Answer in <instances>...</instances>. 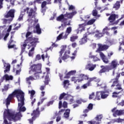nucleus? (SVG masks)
<instances>
[{"mask_svg": "<svg viewBox=\"0 0 124 124\" xmlns=\"http://www.w3.org/2000/svg\"><path fill=\"white\" fill-rule=\"evenodd\" d=\"M14 96H16L18 100V108L19 110V112L15 113V112L12 111L10 109H5L4 112V122L3 124H11V123H9L8 121H7V119L9 122L12 121L15 122L16 120H19V118L22 117V114H21L20 112H25L26 110V108L23 107V105H25V103L24 102V101L25 100L24 93L20 90H15L13 93L10 94L7 98L4 101L3 103H5L7 106V107H8V105L10 104L11 99H12Z\"/></svg>", "mask_w": 124, "mask_h": 124, "instance_id": "1", "label": "nucleus"}, {"mask_svg": "<svg viewBox=\"0 0 124 124\" xmlns=\"http://www.w3.org/2000/svg\"><path fill=\"white\" fill-rule=\"evenodd\" d=\"M36 7L35 6L34 11L32 9H30L29 8H26L22 10L17 21H23V17L25 13L27 11L29 16V19L27 20V22L29 23V26L31 28L34 27V25H35L37 22V20L35 19V11H36Z\"/></svg>", "mask_w": 124, "mask_h": 124, "instance_id": "2", "label": "nucleus"}, {"mask_svg": "<svg viewBox=\"0 0 124 124\" xmlns=\"http://www.w3.org/2000/svg\"><path fill=\"white\" fill-rule=\"evenodd\" d=\"M32 32H28L26 34L27 38L24 42L21 44V53L25 52V49L27 48L30 46H32L34 43L37 42V39L32 38Z\"/></svg>", "mask_w": 124, "mask_h": 124, "instance_id": "3", "label": "nucleus"}, {"mask_svg": "<svg viewBox=\"0 0 124 124\" xmlns=\"http://www.w3.org/2000/svg\"><path fill=\"white\" fill-rule=\"evenodd\" d=\"M76 13H77V12L75 11L71 13H67L64 15H61L57 17V20L59 22L64 23L63 24H62V27H63V26H70V21H67V18L71 19V18H72Z\"/></svg>", "mask_w": 124, "mask_h": 124, "instance_id": "4", "label": "nucleus"}, {"mask_svg": "<svg viewBox=\"0 0 124 124\" xmlns=\"http://www.w3.org/2000/svg\"><path fill=\"white\" fill-rule=\"evenodd\" d=\"M120 75H118L115 79H112L110 81V83H113L112 85H111V87H116L115 88V90H116V91H118L112 93V97L113 98L118 97L119 96V93H121V91H123V90H122L121 85H119V81H118V79Z\"/></svg>", "mask_w": 124, "mask_h": 124, "instance_id": "5", "label": "nucleus"}, {"mask_svg": "<svg viewBox=\"0 0 124 124\" xmlns=\"http://www.w3.org/2000/svg\"><path fill=\"white\" fill-rule=\"evenodd\" d=\"M30 70L29 73L30 74H32V72H33L35 76H39V74L40 73V70H41V64H34L31 66Z\"/></svg>", "mask_w": 124, "mask_h": 124, "instance_id": "6", "label": "nucleus"}, {"mask_svg": "<svg viewBox=\"0 0 124 124\" xmlns=\"http://www.w3.org/2000/svg\"><path fill=\"white\" fill-rule=\"evenodd\" d=\"M109 95V93L107 91H99L96 93V99L97 100H100L101 98L102 99H105L107 98Z\"/></svg>", "mask_w": 124, "mask_h": 124, "instance_id": "7", "label": "nucleus"}, {"mask_svg": "<svg viewBox=\"0 0 124 124\" xmlns=\"http://www.w3.org/2000/svg\"><path fill=\"white\" fill-rule=\"evenodd\" d=\"M15 12V10H11L9 11L7 15L5 16V18H9L11 17V18L9 19H3V24H10V22L13 20L12 18L14 17V13Z\"/></svg>", "mask_w": 124, "mask_h": 124, "instance_id": "8", "label": "nucleus"}, {"mask_svg": "<svg viewBox=\"0 0 124 124\" xmlns=\"http://www.w3.org/2000/svg\"><path fill=\"white\" fill-rule=\"evenodd\" d=\"M84 79H88V77L84 74H80L78 77H72L71 78V81H72V82H74L75 83H77V82L78 83H80L82 82V81H84Z\"/></svg>", "mask_w": 124, "mask_h": 124, "instance_id": "9", "label": "nucleus"}, {"mask_svg": "<svg viewBox=\"0 0 124 124\" xmlns=\"http://www.w3.org/2000/svg\"><path fill=\"white\" fill-rule=\"evenodd\" d=\"M63 98L65 100H70L71 102H73V96H71V95H69L64 93L61 94L60 96L59 97L60 100H62V99Z\"/></svg>", "mask_w": 124, "mask_h": 124, "instance_id": "10", "label": "nucleus"}, {"mask_svg": "<svg viewBox=\"0 0 124 124\" xmlns=\"http://www.w3.org/2000/svg\"><path fill=\"white\" fill-rule=\"evenodd\" d=\"M111 112L113 113V117H117V116H122L124 114V109L117 110V108H114L111 110Z\"/></svg>", "mask_w": 124, "mask_h": 124, "instance_id": "11", "label": "nucleus"}, {"mask_svg": "<svg viewBox=\"0 0 124 124\" xmlns=\"http://www.w3.org/2000/svg\"><path fill=\"white\" fill-rule=\"evenodd\" d=\"M39 108H38L36 110H34L33 113L31 114V116H33L32 119H29V121L30 124H32V121L35 120V118L39 116Z\"/></svg>", "mask_w": 124, "mask_h": 124, "instance_id": "12", "label": "nucleus"}, {"mask_svg": "<svg viewBox=\"0 0 124 124\" xmlns=\"http://www.w3.org/2000/svg\"><path fill=\"white\" fill-rule=\"evenodd\" d=\"M119 62H118V60H114L111 62L110 63V65L109 66V69H114L115 68H116L117 66H119Z\"/></svg>", "mask_w": 124, "mask_h": 124, "instance_id": "13", "label": "nucleus"}, {"mask_svg": "<svg viewBox=\"0 0 124 124\" xmlns=\"http://www.w3.org/2000/svg\"><path fill=\"white\" fill-rule=\"evenodd\" d=\"M95 67H96V65L89 63L86 65L85 69L89 70V71H93L94 70Z\"/></svg>", "mask_w": 124, "mask_h": 124, "instance_id": "14", "label": "nucleus"}, {"mask_svg": "<svg viewBox=\"0 0 124 124\" xmlns=\"http://www.w3.org/2000/svg\"><path fill=\"white\" fill-rule=\"evenodd\" d=\"M98 49L96 50V52H98L99 51H104V50H107L109 48V46L107 45H102L100 44H98Z\"/></svg>", "mask_w": 124, "mask_h": 124, "instance_id": "15", "label": "nucleus"}, {"mask_svg": "<svg viewBox=\"0 0 124 124\" xmlns=\"http://www.w3.org/2000/svg\"><path fill=\"white\" fill-rule=\"evenodd\" d=\"M37 79H39V76L37 75H34V77L32 76H30L27 78H26V82L29 85H31V81H33V80H37Z\"/></svg>", "mask_w": 124, "mask_h": 124, "instance_id": "16", "label": "nucleus"}, {"mask_svg": "<svg viewBox=\"0 0 124 124\" xmlns=\"http://www.w3.org/2000/svg\"><path fill=\"white\" fill-rule=\"evenodd\" d=\"M35 43L32 45L30 46V47H28V50L29 49H31L30 50L29 52L28 53V55L29 57H33V51H34V47H35Z\"/></svg>", "mask_w": 124, "mask_h": 124, "instance_id": "17", "label": "nucleus"}, {"mask_svg": "<svg viewBox=\"0 0 124 124\" xmlns=\"http://www.w3.org/2000/svg\"><path fill=\"white\" fill-rule=\"evenodd\" d=\"M100 57H101V58L102 59L103 62L104 63H109V60H108V58L105 56V55L103 54L102 52H100L99 53Z\"/></svg>", "mask_w": 124, "mask_h": 124, "instance_id": "18", "label": "nucleus"}, {"mask_svg": "<svg viewBox=\"0 0 124 124\" xmlns=\"http://www.w3.org/2000/svg\"><path fill=\"white\" fill-rule=\"evenodd\" d=\"M124 0H121L120 1H117L113 5V8H114L115 10H119L121 7V4L123 3Z\"/></svg>", "mask_w": 124, "mask_h": 124, "instance_id": "19", "label": "nucleus"}, {"mask_svg": "<svg viewBox=\"0 0 124 124\" xmlns=\"http://www.w3.org/2000/svg\"><path fill=\"white\" fill-rule=\"evenodd\" d=\"M68 35V34H67V33L64 34V33L62 32L57 37V40H61V39H66Z\"/></svg>", "mask_w": 124, "mask_h": 124, "instance_id": "20", "label": "nucleus"}, {"mask_svg": "<svg viewBox=\"0 0 124 124\" xmlns=\"http://www.w3.org/2000/svg\"><path fill=\"white\" fill-rule=\"evenodd\" d=\"M101 68L103 67V68L99 72V74H101V73H104V72H106V71H109V70H111L110 69L109 66H101Z\"/></svg>", "mask_w": 124, "mask_h": 124, "instance_id": "21", "label": "nucleus"}, {"mask_svg": "<svg viewBox=\"0 0 124 124\" xmlns=\"http://www.w3.org/2000/svg\"><path fill=\"white\" fill-rule=\"evenodd\" d=\"M46 4H47V2L46 1H44L42 3V9L41 10V12L42 13H43V15H44V13L45 11H46V9H47V8L46 7Z\"/></svg>", "mask_w": 124, "mask_h": 124, "instance_id": "22", "label": "nucleus"}, {"mask_svg": "<svg viewBox=\"0 0 124 124\" xmlns=\"http://www.w3.org/2000/svg\"><path fill=\"white\" fill-rule=\"evenodd\" d=\"M75 73H76V70L71 71L66 74V76L64 77V78L68 79L69 78H70V76L74 75Z\"/></svg>", "mask_w": 124, "mask_h": 124, "instance_id": "23", "label": "nucleus"}, {"mask_svg": "<svg viewBox=\"0 0 124 124\" xmlns=\"http://www.w3.org/2000/svg\"><path fill=\"white\" fill-rule=\"evenodd\" d=\"M13 79V76H9L7 74L5 75L2 77V80H6V81H9V80H12Z\"/></svg>", "mask_w": 124, "mask_h": 124, "instance_id": "24", "label": "nucleus"}, {"mask_svg": "<svg viewBox=\"0 0 124 124\" xmlns=\"http://www.w3.org/2000/svg\"><path fill=\"white\" fill-rule=\"evenodd\" d=\"M96 32L97 33L95 35V37H96L97 39H99L100 37H102V36L104 35V33L100 32L99 31H96Z\"/></svg>", "mask_w": 124, "mask_h": 124, "instance_id": "25", "label": "nucleus"}, {"mask_svg": "<svg viewBox=\"0 0 124 124\" xmlns=\"http://www.w3.org/2000/svg\"><path fill=\"white\" fill-rule=\"evenodd\" d=\"M87 43V35H84L83 37L79 41V45H83Z\"/></svg>", "mask_w": 124, "mask_h": 124, "instance_id": "26", "label": "nucleus"}, {"mask_svg": "<svg viewBox=\"0 0 124 124\" xmlns=\"http://www.w3.org/2000/svg\"><path fill=\"white\" fill-rule=\"evenodd\" d=\"M36 31L34 30V32H36L38 34L41 33V29H40V26L39 24H37L35 26Z\"/></svg>", "mask_w": 124, "mask_h": 124, "instance_id": "27", "label": "nucleus"}, {"mask_svg": "<svg viewBox=\"0 0 124 124\" xmlns=\"http://www.w3.org/2000/svg\"><path fill=\"white\" fill-rule=\"evenodd\" d=\"M118 16H116L115 14L111 15L110 17L108 18V21L110 23H113L115 20H116V17H117Z\"/></svg>", "mask_w": 124, "mask_h": 124, "instance_id": "28", "label": "nucleus"}, {"mask_svg": "<svg viewBox=\"0 0 124 124\" xmlns=\"http://www.w3.org/2000/svg\"><path fill=\"white\" fill-rule=\"evenodd\" d=\"M69 114H70V109H66L65 112L64 113V118L65 119H68V118H69Z\"/></svg>", "mask_w": 124, "mask_h": 124, "instance_id": "29", "label": "nucleus"}, {"mask_svg": "<svg viewBox=\"0 0 124 124\" xmlns=\"http://www.w3.org/2000/svg\"><path fill=\"white\" fill-rule=\"evenodd\" d=\"M4 66L6 67V69L4 70V73L8 72L10 70V64L6 63H4Z\"/></svg>", "mask_w": 124, "mask_h": 124, "instance_id": "30", "label": "nucleus"}, {"mask_svg": "<svg viewBox=\"0 0 124 124\" xmlns=\"http://www.w3.org/2000/svg\"><path fill=\"white\" fill-rule=\"evenodd\" d=\"M79 27L78 29V31H84L85 30V26H86V24L85 23L82 24H79Z\"/></svg>", "mask_w": 124, "mask_h": 124, "instance_id": "31", "label": "nucleus"}, {"mask_svg": "<svg viewBox=\"0 0 124 124\" xmlns=\"http://www.w3.org/2000/svg\"><path fill=\"white\" fill-rule=\"evenodd\" d=\"M111 30L110 28H108V27H106L103 30V33H106L107 35H109V32H108V31H110Z\"/></svg>", "mask_w": 124, "mask_h": 124, "instance_id": "32", "label": "nucleus"}, {"mask_svg": "<svg viewBox=\"0 0 124 124\" xmlns=\"http://www.w3.org/2000/svg\"><path fill=\"white\" fill-rule=\"evenodd\" d=\"M63 85V87L65 89H66V88H68V86L70 85V84H69V80H64Z\"/></svg>", "mask_w": 124, "mask_h": 124, "instance_id": "33", "label": "nucleus"}, {"mask_svg": "<svg viewBox=\"0 0 124 124\" xmlns=\"http://www.w3.org/2000/svg\"><path fill=\"white\" fill-rule=\"evenodd\" d=\"M7 27L6 26H3L0 27V39L1 38V35L0 33H1V31H6V29Z\"/></svg>", "mask_w": 124, "mask_h": 124, "instance_id": "34", "label": "nucleus"}, {"mask_svg": "<svg viewBox=\"0 0 124 124\" xmlns=\"http://www.w3.org/2000/svg\"><path fill=\"white\" fill-rule=\"evenodd\" d=\"M93 109V104H90L88 107V109H86L83 111L84 113H88L89 111Z\"/></svg>", "mask_w": 124, "mask_h": 124, "instance_id": "35", "label": "nucleus"}, {"mask_svg": "<svg viewBox=\"0 0 124 124\" xmlns=\"http://www.w3.org/2000/svg\"><path fill=\"white\" fill-rule=\"evenodd\" d=\"M66 49V46H63L62 48H61V51L59 52L60 57H62V54H63Z\"/></svg>", "mask_w": 124, "mask_h": 124, "instance_id": "36", "label": "nucleus"}, {"mask_svg": "<svg viewBox=\"0 0 124 124\" xmlns=\"http://www.w3.org/2000/svg\"><path fill=\"white\" fill-rule=\"evenodd\" d=\"M87 77V78H84V80H88V81L87 83H89L90 86H91V82H93L95 79V78H89V77L88 76H86Z\"/></svg>", "mask_w": 124, "mask_h": 124, "instance_id": "37", "label": "nucleus"}, {"mask_svg": "<svg viewBox=\"0 0 124 124\" xmlns=\"http://www.w3.org/2000/svg\"><path fill=\"white\" fill-rule=\"evenodd\" d=\"M12 43H15V42L10 40L9 42L8 47L9 49H11V48H14L15 45H12Z\"/></svg>", "mask_w": 124, "mask_h": 124, "instance_id": "38", "label": "nucleus"}, {"mask_svg": "<svg viewBox=\"0 0 124 124\" xmlns=\"http://www.w3.org/2000/svg\"><path fill=\"white\" fill-rule=\"evenodd\" d=\"M29 93L31 94V99H33V95L35 94V91L34 90L29 91Z\"/></svg>", "mask_w": 124, "mask_h": 124, "instance_id": "39", "label": "nucleus"}, {"mask_svg": "<svg viewBox=\"0 0 124 124\" xmlns=\"http://www.w3.org/2000/svg\"><path fill=\"white\" fill-rule=\"evenodd\" d=\"M8 89H9V84L5 85L3 88L2 89V93H4V92H7V91H8Z\"/></svg>", "mask_w": 124, "mask_h": 124, "instance_id": "40", "label": "nucleus"}, {"mask_svg": "<svg viewBox=\"0 0 124 124\" xmlns=\"http://www.w3.org/2000/svg\"><path fill=\"white\" fill-rule=\"evenodd\" d=\"M97 86L98 87H101L102 89H105L106 88V83H97Z\"/></svg>", "mask_w": 124, "mask_h": 124, "instance_id": "41", "label": "nucleus"}, {"mask_svg": "<svg viewBox=\"0 0 124 124\" xmlns=\"http://www.w3.org/2000/svg\"><path fill=\"white\" fill-rule=\"evenodd\" d=\"M46 0V1H49L47 3V4H51V2H50L51 1V0ZM61 1H62V0H54V3H56V2H59L60 3L59 6L60 7H61Z\"/></svg>", "mask_w": 124, "mask_h": 124, "instance_id": "42", "label": "nucleus"}, {"mask_svg": "<svg viewBox=\"0 0 124 124\" xmlns=\"http://www.w3.org/2000/svg\"><path fill=\"white\" fill-rule=\"evenodd\" d=\"M78 38V36L77 35H73L70 37V41L71 42H74L76 39Z\"/></svg>", "mask_w": 124, "mask_h": 124, "instance_id": "43", "label": "nucleus"}, {"mask_svg": "<svg viewBox=\"0 0 124 124\" xmlns=\"http://www.w3.org/2000/svg\"><path fill=\"white\" fill-rule=\"evenodd\" d=\"M72 31V29L71 28V27H70L67 28L65 33L69 35L70 33H71Z\"/></svg>", "mask_w": 124, "mask_h": 124, "instance_id": "44", "label": "nucleus"}, {"mask_svg": "<svg viewBox=\"0 0 124 124\" xmlns=\"http://www.w3.org/2000/svg\"><path fill=\"white\" fill-rule=\"evenodd\" d=\"M48 79H49V76L47 75L46 77L45 80L44 81L45 86H46V85H48V84H49V80H48Z\"/></svg>", "mask_w": 124, "mask_h": 124, "instance_id": "45", "label": "nucleus"}, {"mask_svg": "<svg viewBox=\"0 0 124 124\" xmlns=\"http://www.w3.org/2000/svg\"><path fill=\"white\" fill-rule=\"evenodd\" d=\"M16 24H14V25H12L9 26V28L7 30V31L8 32H10V31H11V30L12 29V27H14V28H15L16 27Z\"/></svg>", "mask_w": 124, "mask_h": 124, "instance_id": "46", "label": "nucleus"}, {"mask_svg": "<svg viewBox=\"0 0 124 124\" xmlns=\"http://www.w3.org/2000/svg\"><path fill=\"white\" fill-rule=\"evenodd\" d=\"M77 54V50H75L74 52L72 53V56L71 57V60H74L76 57V55Z\"/></svg>", "mask_w": 124, "mask_h": 124, "instance_id": "47", "label": "nucleus"}, {"mask_svg": "<svg viewBox=\"0 0 124 124\" xmlns=\"http://www.w3.org/2000/svg\"><path fill=\"white\" fill-rule=\"evenodd\" d=\"M90 86H91V85H90V83L88 82V83H87L86 84H85L83 85H82L81 86V88L82 89H87L88 88V87H90Z\"/></svg>", "mask_w": 124, "mask_h": 124, "instance_id": "48", "label": "nucleus"}, {"mask_svg": "<svg viewBox=\"0 0 124 124\" xmlns=\"http://www.w3.org/2000/svg\"><path fill=\"white\" fill-rule=\"evenodd\" d=\"M117 27H112L111 28V31H114L113 32V34L114 35H117V33L118 32V31H117Z\"/></svg>", "mask_w": 124, "mask_h": 124, "instance_id": "49", "label": "nucleus"}, {"mask_svg": "<svg viewBox=\"0 0 124 124\" xmlns=\"http://www.w3.org/2000/svg\"><path fill=\"white\" fill-rule=\"evenodd\" d=\"M95 22V19H91L87 22V25H93V23H94Z\"/></svg>", "mask_w": 124, "mask_h": 124, "instance_id": "50", "label": "nucleus"}, {"mask_svg": "<svg viewBox=\"0 0 124 124\" xmlns=\"http://www.w3.org/2000/svg\"><path fill=\"white\" fill-rule=\"evenodd\" d=\"M69 58V56L66 55L65 53L63 55L62 59L63 61H65V60H67Z\"/></svg>", "mask_w": 124, "mask_h": 124, "instance_id": "51", "label": "nucleus"}, {"mask_svg": "<svg viewBox=\"0 0 124 124\" xmlns=\"http://www.w3.org/2000/svg\"><path fill=\"white\" fill-rule=\"evenodd\" d=\"M93 16H97V17H99V15H97V11L96 10H93Z\"/></svg>", "mask_w": 124, "mask_h": 124, "instance_id": "52", "label": "nucleus"}, {"mask_svg": "<svg viewBox=\"0 0 124 124\" xmlns=\"http://www.w3.org/2000/svg\"><path fill=\"white\" fill-rule=\"evenodd\" d=\"M119 41L120 46H122V45H124V37H123V38L119 39Z\"/></svg>", "mask_w": 124, "mask_h": 124, "instance_id": "53", "label": "nucleus"}, {"mask_svg": "<svg viewBox=\"0 0 124 124\" xmlns=\"http://www.w3.org/2000/svg\"><path fill=\"white\" fill-rule=\"evenodd\" d=\"M46 99H47V97H45V98H43L42 99H41V102H39L38 103V106H39V105H40V104L43 103V101L46 100Z\"/></svg>", "mask_w": 124, "mask_h": 124, "instance_id": "54", "label": "nucleus"}, {"mask_svg": "<svg viewBox=\"0 0 124 124\" xmlns=\"http://www.w3.org/2000/svg\"><path fill=\"white\" fill-rule=\"evenodd\" d=\"M41 59V57L40 56V55L37 54L36 56L35 59V62H36V61H39Z\"/></svg>", "mask_w": 124, "mask_h": 124, "instance_id": "55", "label": "nucleus"}, {"mask_svg": "<svg viewBox=\"0 0 124 124\" xmlns=\"http://www.w3.org/2000/svg\"><path fill=\"white\" fill-rule=\"evenodd\" d=\"M65 111V109H61L60 111H59L58 113H56V115H62Z\"/></svg>", "mask_w": 124, "mask_h": 124, "instance_id": "56", "label": "nucleus"}, {"mask_svg": "<svg viewBox=\"0 0 124 124\" xmlns=\"http://www.w3.org/2000/svg\"><path fill=\"white\" fill-rule=\"evenodd\" d=\"M92 59H93L94 62H97L98 61H100L99 58H97V57H96V56H93V58Z\"/></svg>", "mask_w": 124, "mask_h": 124, "instance_id": "57", "label": "nucleus"}, {"mask_svg": "<svg viewBox=\"0 0 124 124\" xmlns=\"http://www.w3.org/2000/svg\"><path fill=\"white\" fill-rule=\"evenodd\" d=\"M94 97V93H93L89 95V99H93Z\"/></svg>", "mask_w": 124, "mask_h": 124, "instance_id": "58", "label": "nucleus"}, {"mask_svg": "<svg viewBox=\"0 0 124 124\" xmlns=\"http://www.w3.org/2000/svg\"><path fill=\"white\" fill-rule=\"evenodd\" d=\"M86 101H84L82 99H79V100H78L77 101V103H78V104H81V103H82V102H86Z\"/></svg>", "mask_w": 124, "mask_h": 124, "instance_id": "59", "label": "nucleus"}, {"mask_svg": "<svg viewBox=\"0 0 124 124\" xmlns=\"http://www.w3.org/2000/svg\"><path fill=\"white\" fill-rule=\"evenodd\" d=\"M74 9H75V7L72 5H69V10H73Z\"/></svg>", "mask_w": 124, "mask_h": 124, "instance_id": "60", "label": "nucleus"}, {"mask_svg": "<svg viewBox=\"0 0 124 124\" xmlns=\"http://www.w3.org/2000/svg\"><path fill=\"white\" fill-rule=\"evenodd\" d=\"M44 0H35L33 2L34 3H35V2H37L38 3H41L42 1H43Z\"/></svg>", "mask_w": 124, "mask_h": 124, "instance_id": "61", "label": "nucleus"}, {"mask_svg": "<svg viewBox=\"0 0 124 124\" xmlns=\"http://www.w3.org/2000/svg\"><path fill=\"white\" fill-rule=\"evenodd\" d=\"M61 120H62V117L60 116H58L56 118V122L58 123V122H60V121H61Z\"/></svg>", "mask_w": 124, "mask_h": 124, "instance_id": "62", "label": "nucleus"}, {"mask_svg": "<svg viewBox=\"0 0 124 124\" xmlns=\"http://www.w3.org/2000/svg\"><path fill=\"white\" fill-rule=\"evenodd\" d=\"M94 55H93V52H90L89 53V58L90 59H93V57Z\"/></svg>", "mask_w": 124, "mask_h": 124, "instance_id": "63", "label": "nucleus"}, {"mask_svg": "<svg viewBox=\"0 0 124 124\" xmlns=\"http://www.w3.org/2000/svg\"><path fill=\"white\" fill-rule=\"evenodd\" d=\"M118 105H120L121 106H124V100H122L121 102L118 104Z\"/></svg>", "mask_w": 124, "mask_h": 124, "instance_id": "64", "label": "nucleus"}]
</instances>
